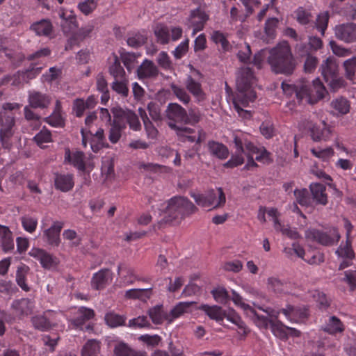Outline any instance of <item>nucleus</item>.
<instances>
[{
    "mask_svg": "<svg viewBox=\"0 0 356 356\" xmlns=\"http://www.w3.org/2000/svg\"><path fill=\"white\" fill-rule=\"evenodd\" d=\"M98 0H83L78 3V10L84 15H89L97 8Z\"/></svg>",
    "mask_w": 356,
    "mask_h": 356,
    "instance_id": "8fccbe9b",
    "label": "nucleus"
},
{
    "mask_svg": "<svg viewBox=\"0 0 356 356\" xmlns=\"http://www.w3.org/2000/svg\"><path fill=\"white\" fill-rule=\"evenodd\" d=\"M126 129V123L120 122L118 118H113L109 130L108 139L111 143H117L122 136V131Z\"/></svg>",
    "mask_w": 356,
    "mask_h": 356,
    "instance_id": "58836bf2",
    "label": "nucleus"
},
{
    "mask_svg": "<svg viewBox=\"0 0 356 356\" xmlns=\"http://www.w3.org/2000/svg\"><path fill=\"white\" fill-rule=\"evenodd\" d=\"M28 102L33 108L44 109L51 104V98L46 93L32 90L28 92Z\"/></svg>",
    "mask_w": 356,
    "mask_h": 356,
    "instance_id": "2eb2a0df",
    "label": "nucleus"
},
{
    "mask_svg": "<svg viewBox=\"0 0 356 356\" xmlns=\"http://www.w3.org/2000/svg\"><path fill=\"white\" fill-rule=\"evenodd\" d=\"M113 118H118L120 122H125L129 124V128L135 131L141 129V124L138 115L130 109H124L120 107L112 108Z\"/></svg>",
    "mask_w": 356,
    "mask_h": 356,
    "instance_id": "1a4fd4ad",
    "label": "nucleus"
},
{
    "mask_svg": "<svg viewBox=\"0 0 356 356\" xmlns=\"http://www.w3.org/2000/svg\"><path fill=\"white\" fill-rule=\"evenodd\" d=\"M29 254L39 261L42 266L44 268L49 269L57 264L56 258L43 249L33 248L29 251Z\"/></svg>",
    "mask_w": 356,
    "mask_h": 356,
    "instance_id": "dca6fc26",
    "label": "nucleus"
},
{
    "mask_svg": "<svg viewBox=\"0 0 356 356\" xmlns=\"http://www.w3.org/2000/svg\"><path fill=\"white\" fill-rule=\"evenodd\" d=\"M311 152L314 156L324 161H328L334 155V150L332 147L313 148L311 149Z\"/></svg>",
    "mask_w": 356,
    "mask_h": 356,
    "instance_id": "0e129e2a",
    "label": "nucleus"
},
{
    "mask_svg": "<svg viewBox=\"0 0 356 356\" xmlns=\"http://www.w3.org/2000/svg\"><path fill=\"white\" fill-rule=\"evenodd\" d=\"M170 88L176 97L184 104H187L191 101L190 95L186 92L184 88L178 86L174 83L170 85Z\"/></svg>",
    "mask_w": 356,
    "mask_h": 356,
    "instance_id": "13d9d810",
    "label": "nucleus"
},
{
    "mask_svg": "<svg viewBox=\"0 0 356 356\" xmlns=\"http://www.w3.org/2000/svg\"><path fill=\"white\" fill-rule=\"evenodd\" d=\"M343 67L345 68L346 78L352 80L356 71V57L345 60Z\"/></svg>",
    "mask_w": 356,
    "mask_h": 356,
    "instance_id": "774afa93",
    "label": "nucleus"
},
{
    "mask_svg": "<svg viewBox=\"0 0 356 356\" xmlns=\"http://www.w3.org/2000/svg\"><path fill=\"white\" fill-rule=\"evenodd\" d=\"M23 229L29 232L33 233L38 226V218L30 215H24L20 218Z\"/></svg>",
    "mask_w": 356,
    "mask_h": 356,
    "instance_id": "603ef678",
    "label": "nucleus"
},
{
    "mask_svg": "<svg viewBox=\"0 0 356 356\" xmlns=\"http://www.w3.org/2000/svg\"><path fill=\"white\" fill-rule=\"evenodd\" d=\"M99 349V343L97 340H88L83 347L81 356H96Z\"/></svg>",
    "mask_w": 356,
    "mask_h": 356,
    "instance_id": "3c124183",
    "label": "nucleus"
},
{
    "mask_svg": "<svg viewBox=\"0 0 356 356\" xmlns=\"http://www.w3.org/2000/svg\"><path fill=\"white\" fill-rule=\"evenodd\" d=\"M94 29V25L92 23H88L86 26L79 29L74 33L69 39L68 42L72 44H78L79 42L84 40L86 37L89 36Z\"/></svg>",
    "mask_w": 356,
    "mask_h": 356,
    "instance_id": "ea45409f",
    "label": "nucleus"
},
{
    "mask_svg": "<svg viewBox=\"0 0 356 356\" xmlns=\"http://www.w3.org/2000/svg\"><path fill=\"white\" fill-rule=\"evenodd\" d=\"M137 74L139 79H155L159 75V69L152 60L145 59L137 68Z\"/></svg>",
    "mask_w": 356,
    "mask_h": 356,
    "instance_id": "412c9836",
    "label": "nucleus"
},
{
    "mask_svg": "<svg viewBox=\"0 0 356 356\" xmlns=\"http://www.w3.org/2000/svg\"><path fill=\"white\" fill-rule=\"evenodd\" d=\"M1 120L0 140L2 145L7 148L10 145V140L14 134L15 117L3 115H1Z\"/></svg>",
    "mask_w": 356,
    "mask_h": 356,
    "instance_id": "9b49d317",
    "label": "nucleus"
},
{
    "mask_svg": "<svg viewBox=\"0 0 356 356\" xmlns=\"http://www.w3.org/2000/svg\"><path fill=\"white\" fill-rule=\"evenodd\" d=\"M198 309L205 313L210 319L214 320L216 322L223 321L225 316V311L222 307L217 305L210 306L209 305H201Z\"/></svg>",
    "mask_w": 356,
    "mask_h": 356,
    "instance_id": "2f4dec72",
    "label": "nucleus"
},
{
    "mask_svg": "<svg viewBox=\"0 0 356 356\" xmlns=\"http://www.w3.org/2000/svg\"><path fill=\"white\" fill-rule=\"evenodd\" d=\"M187 90L193 95L197 101H202L205 98V94L202 88L201 83L188 75L184 82Z\"/></svg>",
    "mask_w": 356,
    "mask_h": 356,
    "instance_id": "7c9ffc66",
    "label": "nucleus"
},
{
    "mask_svg": "<svg viewBox=\"0 0 356 356\" xmlns=\"http://www.w3.org/2000/svg\"><path fill=\"white\" fill-rule=\"evenodd\" d=\"M152 296V288L132 289L125 292V297L129 299H138L143 302L147 301Z\"/></svg>",
    "mask_w": 356,
    "mask_h": 356,
    "instance_id": "a19ab883",
    "label": "nucleus"
},
{
    "mask_svg": "<svg viewBox=\"0 0 356 356\" xmlns=\"http://www.w3.org/2000/svg\"><path fill=\"white\" fill-rule=\"evenodd\" d=\"M64 239L69 241L71 247H77L81 244V238L74 230L66 229L63 233Z\"/></svg>",
    "mask_w": 356,
    "mask_h": 356,
    "instance_id": "69168bd1",
    "label": "nucleus"
},
{
    "mask_svg": "<svg viewBox=\"0 0 356 356\" xmlns=\"http://www.w3.org/2000/svg\"><path fill=\"white\" fill-rule=\"evenodd\" d=\"M313 200L317 203L325 205L327 203V196L325 193V185L318 183H313L309 186Z\"/></svg>",
    "mask_w": 356,
    "mask_h": 356,
    "instance_id": "473e14b6",
    "label": "nucleus"
},
{
    "mask_svg": "<svg viewBox=\"0 0 356 356\" xmlns=\"http://www.w3.org/2000/svg\"><path fill=\"white\" fill-rule=\"evenodd\" d=\"M30 29L38 36H49L53 30L50 20L43 19L31 24Z\"/></svg>",
    "mask_w": 356,
    "mask_h": 356,
    "instance_id": "f704fd0d",
    "label": "nucleus"
},
{
    "mask_svg": "<svg viewBox=\"0 0 356 356\" xmlns=\"http://www.w3.org/2000/svg\"><path fill=\"white\" fill-rule=\"evenodd\" d=\"M282 88L286 95L292 96L294 94L300 102L302 101V91L305 92V89L303 88V81L296 84L283 82Z\"/></svg>",
    "mask_w": 356,
    "mask_h": 356,
    "instance_id": "e433bc0d",
    "label": "nucleus"
},
{
    "mask_svg": "<svg viewBox=\"0 0 356 356\" xmlns=\"http://www.w3.org/2000/svg\"><path fill=\"white\" fill-rule=\"evenodd\" d=\"M305 237L308 240L316 241L323 245L329 246L337 243L341 236L336 228L330 229L328 233L311 229L305 232Z\"/></svg>",
    "mask_w": 356,
    "mask_h": 356,
    "instance_id": "6e6552de",
    "label": "nucleus"
},
{
    "mask_svg": "<svg viewBox=\"0 0 356 356\" xmlns=\"http://www.w3.org/2000/svg\"><path fill=\"white\" fill-rule=\"evenodd\" d=\"M0 245L3 252H8L14 249V239L10 229L0 225Z\"/></svg>",
    "mask_w": 356,
    "mask_h": 356,
    "instance_id": "c85d7f7f",
    "label": "nucleus"
},
{
    "mask_svg": "<svg viewBox=\"0 0 356 356\" xmlns=\"http://www.w3.org/2000/svg\"><path fill=\"white\" fill-rule=\"evenodd\" d=\"M234 143L236 149H237L239 152L244 153L247 157H253L255 154L259 152L260 149V147H257L247 139L240 138L237 136H234Z\"/></svg>",
    "mask_w": 356,
    "mask_h": 356,
    "instance_id": "6ab92c4d",
    "label": "nucleus"
},
{
    "mask_svg": "<svg viewBox=\"0 0 356 356\" xmlns=\"http://www.w3.org/2000/svg\"><path fill=\"white\" fill-rule=\"evenodd\" d=\"M55 188L62 192L71 191L74 185V175L72 174H59L55 175L54 178Z\"/></svg>",
    "mask_w": 356,
    "mask_h": 356,
    "instance_id": "b1692460",
    "label": "nucleus"
},
{
    "mask_svg": "<svg viewBox=\"0 0 356 356\" xmlns=\"http://www.w3.org/2000/svg\"><path fill=\"white\" fill-rule=\"evenodd\" d=\"M112 272L108 269H102L95 273L92 279V286L97 290L104 288L112 281Z\"/></svg>",
    "mask_w": 356,
    "mask_h": 356,
    "instance_id": "a878e982",
    "label": "nucleus"
},
{
    "mask_svg": "<svg viewBox=\"0 0 356 356\" xmlns=\"http://www.w3.org/2000/svg\"><path fill=\"white\" fill-rule=\"evenodd\" d=\"M114 354L115 356H137V353L135 350L122 342L115 346Z\"/></svg>",
    "mask_w": 356,
    "mask_h": 356,
    "instance_id": "4d7b16f0",
    "label": "nucleus"
},
{
    "mask_svg": "<svg viewBox=\"0 0 356 356\" xmlns=\"http://www.w3.org/2000/svg\"><path fill=\"white\" fill-rule=\"evenodd\" d=\"M260 309L267 313L271 319L269 320L266 316L257 314L252 308H249V312H248V314L252 318L254 323L259 328L266 329L270 324L273 334L280 337H282L285 335V332L284 331L285 328L290 330L291 334L296 337H298L300 335V332L299 330L285 326L277 319L279 314H280V311L273 309L270 307H268L266 309L260 307Z\"/></svg>",
    "mask_w": 356,
    "mask_h": 356,
    "instance_id": "7ed1b4c3",
    "label": "nucleus"
},
{
    "mask_svg": "<svg viewBox=\"0 0 356 356\" xmlns=\"http://www.w3.org/2000/svg\"><path fill=\"white\" fill-rule=\"evenodd\" d=\"M44 121L54 127H63L65 126V118L63 115L61 103L59 100L56 101L52 113L44 118Z\"/></svg>",
    "mask_w": 356,
    "mask_h": 356,
    "instance_id": "aec40b11",
    "label": "nucleus"
},
{
    "mask_svg": "<svg viewBox=\"0 0 356 356\" xmlns=\"http://www.w3.org/2000/svg\"><path fill=\"white\" fill-rule=\"evenodd\" d=\"M186 110L177 103H169L166 107V118L168 120V125L178 122L185 123Z\"/></svg>",
    "mask_w": 356,
    "mask_h": 356,
    "instance_id": "4468645a",
    "label": "nucleus"
},
{
    "mask_svg": "<svg viewBox=\"0 0 356 356\" xmlns=\"http://www.w3.org/2000/svg\"><path fill=\"white\" fill-rule=\"evenodd\" d=\"M229 321L232 323L236 325L239 329L238 333L241 335L245 336L249 330L246 327L245 324L241 320V317L233 310L229 311V312H225V316Z\"/></svg>",
    "mask_w": 356,
    "mask_h": 356,
    "instance_id": "37998d69",
    "label": "nucleus"
},
{
    "mask_svg": "<svg viewBox=\"0 0 356 356\" xmlns=\"http://www.w3.org/2000/svg\"><path fill=\"white\" fill-rule=\"evenodd\" d=\"M170 128L175 132L178 139L181 142H195L197 144H200L206 138V134L202 129H198L196 131L188 127L172 123L170 124Z\"/></svg>",
    "mask_w": 356,
    "mask_h": 356,
    "instance_id": "423d86ee",
    "label": "nucleus"
},
{
    "mask_svg": "<svg viewBox=\"0 0 356 356\" xmlns=\"http://www.w3.org/2000/svg\"><path fill=\"white\" fill-rule=\"evenodd\" d=\"M268 63L276 74H292L295 69V62L289 44L282 42L271 49Z\"/></svg>",
    "mask_w": 356,
    "mask_h": 356,
    "instance_id": "f03ea898",
    "label": "nucleus"
},
{
    "mask_svg": "<svg viewBox=\"0 0 356 356\" xmlns=\"http://www.w3.org/2000/svg\"><path fill=\"white\" fill-rule=\"evenodd\" d=\"M351 245V239H346L345 242H342L335 252L338 257L341 259H353L355 258V252Z\"/></svg>",
    "mask_w": 356,
    "mask_h": 356,
    "instance_id": "79ce46f5",
    "label": "nucleus"
},
{
    "mask_svg": "<svg viewBox=\"0 0 356 356\" xmlns=\"http://www.w3.org/2000/svg\"><path fill=\"white\" fill-rule=\"evenodd\" d=\"M201 120V113L197 108H189L186 112L185 123L184 124L195 125L197 124Z\"/></svg>",
    "mask_w": 356,
    "mask_h": 356,
    "instance_id": "680f3d73",
    "label": "nucleus"
},
{
    "mask_svg": "<svg viewBox=\"0 0 356 356\" xmlns=\"http://www.w3.org/2000/svg\"><path fill=\"white\" fill-rule=\"evenodd\" d=\"M303 88L305 89V92L302 91V101L310 104H316L318 101L323 99L327 93L323 83L318 78L313 81L312 85L303 81Z\"/></svg>",
    "mask_w": 356,
    "mask_h": 356,
    "instance_id": "0eeeda50",
    "label": "nucleus"
},
{
    "mask_svg": "<svg viewBox=\"0 0 356 356\" xmlns=\"http://www.w3.org/2000/svg\"><path fill=\"white\" fill-rule=\"evenodd\" d=\"M329 45L331 48L332 53L338 57H348L352 54L350 49L346 48L342 45L337 44L334 40H331L329 42Z\"/></svg>",
    "mask_w": 356,
    "mask_h": 356,
    "instance_id": "bf43d9fd",
    "label": "nucleus"
},
{
    "mask_svg": "<svg viewBox=\"0 0 356 356\" xmlns=\"http://www.w3.org/2000/svg\"><path fill=\"white\" fill-rule=\"evenodd\" d=\"M267 285L269 290L276 293H289L291 292V284L276 277H269Z\"/></svg>",
    "mask_w": 356,
    "mask_h": 356,
    "instance_id": "c9c22d12",
    "label": "nucleus"
},
{
    "mask_svg": "<svg viewBox=\"0 0 356 356\" xmlns=\"http://www.w3.org/2000/svg\"><path fill=\"white\" fill-rule=\"evenodd\" d=\"M334 35L345 43L356 42V24L347 22L338 24L334 29Z\"/></svg>",
    "mask_w": 356,
    "mask_h": 356,
    "instance_id": "9d476101",
    "label": "nucleus"
},
{
    "mask_svg": "<svg viewBox=\"0 0 356 356\" xmlns=\"http://www.w3.org/2000/svg\"><path fill=\"white\" fill-rule=\"evenodd\" d=\"M302 126L309 131L312 139L315 142L327 141L331 138L332 127L325 120L315 122L307 119L302 122Z\"/></svg>",
    "mask_w": 356,
    "mask_h": 356,
    "instance_id": "39448f33",
    "label": "nucleus"
},
{
    "mask_svg": "<svg viewBox=\"0 0 356 356\" xmlns=\"http://www.w3.org/2000/svg\"><path fill=\"white\" fill-rule=\"evenodd\" d=\"M109 73L115 79H122L124 78L125 72L116 57L113 63L109 67Z\"/></svg>",
    "mask_w": 356,
    "mask_h": 356,
    "instance_id": "e2e57ef3",
    "label": "nucleus"
},
{
    "mask_svg": "<svg viewBox=\"0 0 356 356\" xmlns=\"http://www.w3.org/2000/svg\"><path fill=\"white\" fill-rule=\"evenodd\" d=\"M58 15L61 19L60 26L62 31L65 33H68L78 27L79 23L76 19V15L72 10L60 8L58 10Z\"/></svg>",
    "mask_w": 356,
    "mask_h": 356,
    "instance_id": "f8f14e48",
    "label": "nucleus"
},
{
    "mask_svg": "<svg viewBox=\"0 0 356 356\" xmlns=\"http://www.w3.org/2000/svg\"><path fill=\"white\" fill-rule=\"evenodd\" d=\"M11 308L13 313L21 318L26 316L33 312L34 302L29 298L15 300L11 305Z\"/></svg>",
    "mask_w": 356,
    "mask_h": 356,
    "instance_id": "f3484780",
    "label": "nucleus"
},
{
    "mask_svg": "<svg viewBox=\"0 0 356 356\" xmlns=\"http://www.w3.org/2000/svg\"><path fill=\"white\" fill-rule=\"evenodd\" d=\"M319 70L324 79H330L339 74V65L334 57L329 56L322 61Z\"/></svg>",
    "mask_w": 356,
    "mask_h": 356,
    "instance_id": "5701e85b",
    "label": "nucleus"
},
{
    "mask_svg": "<svg viewBox=\"0 0 356 356\" xmlns=\"http://www.w3.org/2000/svg\"><path fill=\"white\" fill-rule=\"evenodd\" d=\"M331 106L341 115L347 114L350 108L349 102L343 97H339L332 100Z\"/></svg>",
    "mask_w": 356,
    "mask_h": 356,
    "instance_id": "09e8293b",
    "label": "nucleus"
},
{
    "mask_svg": "<svg viewBox=\"0 0 356 356\" xmlns=\"http://www.w3.org/2000/svg\"><path fill=\"white\" fill-rule=\"evenodd\" d=\"M154 32L158 42L162 44H165L170 42V27L164 24H159L156 26Z\"/></svg>",
    "mask_w": 356,
    "mask_h": 356,
    "instance_id": "c03bdc74",
    "label": "nucleus"
},
{
    "mask_svg": "<svg viewBox=\"0 0 356 356\" xmlns=\"http://www.w3.org/2000/svg\"><path fill=\"white\" fill-rule=\"evenodd\" d=\"M139 56L140 54L135 53H126L122 55V62L128 71L131 72L135 68L138 63L137 58Z\"/></svg>",
    "mask_w": 356,
    "mask_h": 356,
    "instance_id": "052dcab7",
    "label": "nucleus"
},
{
    "mask_svg": "<svg viewBox=\"0 0 356 356\" xmlns=\"http://www.w3.org/2000/svg\"><path fill=\"white\" fill-rule=\"evenodd\" d=\"M54 314V313L52 312H48L45 313L44 315H37L33 316L31 322L33 327L42 332L50 330L55 325V323L51 321V318Z\"/></svg>",
    "mask_w": 356,
    "mask_h": 356,
    "instance_id": "4be33fe9",
    "label": "nucleus"
},
{
    "mask_svg": "<svg viewBox=\"0 0 356 356\" xmlns=\"http://www.w3.org/2000/svg\"><path fill=\"white\" fill-rule=\"evenodd\" d=\"M194 303V302H180L171 310L170 314L173 318H178L189 312L191 305Z\"/></svg>",
    "mask_w": 356,
    "mask_h": 356,
    "instance_id": "6e6d98bb",
    "label": "nucleus"
},
{
    "mask_svg": "<svg viewBox=\"0 0 356 356\" xmlns=\"http://www.w3.org/2000/svg\"><path fill=\"white\" fill-rule=\"evenodd\" d=\"M210 200L211 209L222 208L226 202V196L222 188L210 189Z\"/></svg>",
    "mask_w": 356,
    "mask_h": 356,
    "instance_id": "4c0bfd02",
    "label": "nucleus"
},
{
    "mask_svg": "<svg viewBox=\"0 0 356 356\" xmlns=\"http://www.w3.org/2000/svg\"><path fill=\"white\" fill-rule=\"evenodd\" d=\"M111 88L114 91L123 97H127L128 95L129 88L127 87V81L124 78L122 79H115V81L113 82Z\"/></svg>",
    "mask_w": 356,
    "mask_h": 356,
    "instance_id": "338daca9",
    "label": "nucleus"
},
{
    "mask_svg": "<svg viewBox=\"0 0 356 356\" xmlns=\"http://www.w3.org/2000/svg\"><path fill=\"white\" fill-rule=\"evenodd\" d=\"M207 149L210 155L220 160L227 159L229 156L228 148L222 143L209 140L207 143Z\"/></svg>",
    "mask_w": 356,
    "mask_h": 356,
    "instance_id": "c756f323",
    "label": "nucleus"
},
{
    "mask_svg": "<svg viewBox=\"0 0 356 356\" xmlns=\"http://www.w3.org/2000/svg\"><path fill=\"white\" fill-rule=\"evenodd\" d=\"M94 316L95 312L92 309L81 307L75 310L74 317L70 321L75 327L83 330L82 326L84 323L92 319Z\"/></svg>",
    "mask_w": 356,
    "mask_h": 356,
    "instance_id": "a211bd4d",
    "label": "nucleus"
},
{
    "mask_svg": "<svg viewBox=\"0 0 356 356\" xmlns=\"http://www.w3.org/2000/svg\"><path fill=\"white\" fill-rule=\"evenodd\" d=\"M279 24V20L276 17L269 18L266 20L264 26L266 38L264 39L266 42L275 38L276 35V29Z\"/></svg>",
    "mask_w": 356,
    "mask_h": 356,
    "instance_id": "49530a36",
    "label": "nucleus"
},
{
    "mask_svg": "<svg viewBox=\"0 0 356 356\" xmlns=\"http://www.w3.org/2000/svg\"><path fill=\"white\" fill-rule=\"evenodd\" d=\"M104 318L106 324L111 327L122 325L125 321V318L124 316L114 312L107 313L105 315Z\"/></svg>",
    "mask_w": 356,
    "mask_h": 356,
    "instance_id": "864d4df0",
    "label": "nucleus"
},
{
    "mask_svg": "<svg viewBox=\"0 0 356 356\" xmlns=\"http://www.w3.org/2000/svg\"><path fill=\"white\" fill-rule=\"evenodd\" d=\"M255 84L256 78L251 68L243 67L238 70L236 79L237 93L233 99V105L238 114L244 111L243 107L256 99Z\"/></svg>",
    "mask_w": 356,
    "mask_h": 356,
    "instance_id": "f257e3e1",
    "label": "nucleus"
},
{
    "mask_svg": "<svg viewBox=\"0 0 356 356\" xmlns=\"http://www.w3.org/2000/svg\"><path fill=\"white\" fill-rule=\"evenodd\" d=\"M322 330L330 334H334L342 332L344 330V326L339 318L332 316L328 317L325 321Z\"/></svg>",
    "mask_w": 356,
    "mask_h": 356,
    "instance_id": "72a5a7b5",
    "label": "nucleus"
},
{
    "mask_svg": "<svg viewBox=\"0 0 356 356\" xmlns=\"http://www.w3.org/2000/svg\"><path fill=\"white\" fill-rule=\"evenodd\" d=\"M63 227V223L54 222L47 229L44 230V235L47 242L51 246H58L60 242V232Z\"/></svg>",
    "mask_w": 356,
    "mask_h": 356,
    "instance_id": "cd10ccee",
    "label": "nucleus"
},
{
    "mask_svg": "<svg viewBox=\"0 0 356 356\" xmlns=\"http://www.w3.org/2000/svg\"><path fill=\"white\" fill-rule=\"evenodd\" d=\"M291 323H299L304 321L309 316L308 309L306 307H294L287 305L285 308L279 310Z\"/></svg>",
    "mask_w": 356,
    "mask_h": 356,
    "instance_id": "ddd939ff",
    "label": "nucleus"
},
{
    "mask_svg": "<svg viewBox=\"0 0 356 356\" xmlns=\"http://www.w3.org/2000/svg\"><path fill=\"white\" fill-rule=\"evenodd\" d=\"M214 300L221 304H226L229 300L227 291L223 286H218L211 291Z\"/></svg>",
    "mask_w": 356,
    "mask_h": 356,
    "instance_id": "5fc2aeb1",
    "label": "nucleus"
},
{
    "mask_svg": "<svg viewBox=\"0 0 356 356\" xmlns=\"http://www.w3.org/2000/svg\"><path fill=\"white\" fill-rule=\"evenodd\" d=\"M209 19V15L202 10L197 8L191 13V24L193 27V35L202 31L206 22Z\"/></svg>",
    "mask_w": 356,
    "mask_h": 356,
    "instance_id": "bb28decb",
    "label": "nucleus"
},
{
    "mask_svg": "<svg viewBox=\"0 0 356 356\" xmlns=\"http://www.w3.org/2000/svg\"><path fill=\"white\" fill-rule=\"evenodd\" d=\"M84 159L85 154L81 151L71 152L69 149H65V162L72 164L79 170L84 171L86 170Z\"/></svg>",
    "mask_w": 356,
    "mask_h": 356,
    "instance_id": "393cba45",
    "label": "nucleus"
},
{
    "mask_svg": "<svg viewBox=\"0 0 356 356\" xmlns=\"http://www.w3.org/2000/svg\"><path fill=\"white\" fill-rule=\"evenodd\" d=\"M29 272V267L25 264L19 266L16 272V282L21 289L25 291H29V287L26 282Z\"/></svg>",
    "mask_w": 356,
    "mask_h": 356,
    "instance_id": "a18cd8bd",
    "label": "nucleus"
},
{
    "mask_svg": "<svg viewBox=\"0 0 356 356\" xmlns=\"http://www.w3.org/2000/svg\"><path fill=\"white\" fill-rule=\"evenodd\" d=\"M197 211V208L188 198L175 196L170 198L164 211V218L159 224L179 220Z\"/></svg>",
    "mask_w": 356,
    "mask_h": 356,
    "instance_id": "20e7f679",
    "label": "nucleus"
},
{
    "mask_svg": "<svg viewBox=\"0 0 356 356\" xmlns=\"http://www.w3.org/2000/svg\"><path fill=\"white\" fill-rule=\"evenodd\" d=\"M190 195L198 206L211 209L209 190L204 193L191 192Z\"/></svg>",
    "mask_w": 356,
    "mask_h": 356,
    "instance_id": "de8ad7c7",
    "label": "nucleus"
}]
</instances>
